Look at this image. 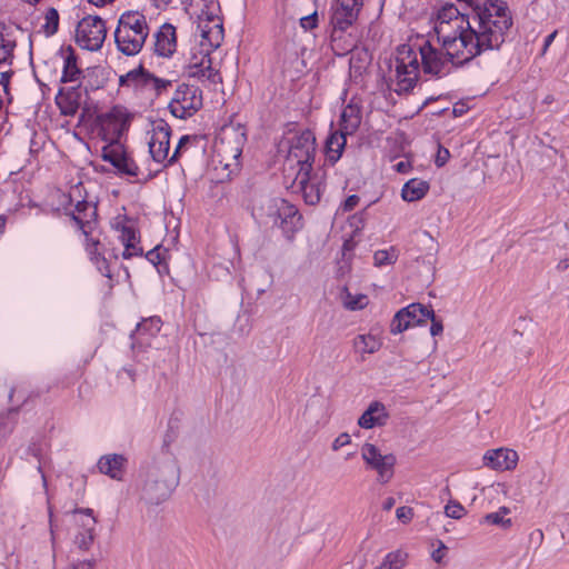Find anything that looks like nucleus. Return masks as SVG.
Wrapping results in <instances>:
<instances>
[{
  "label": "nucleus",
  "instance_id": "nucleus-1",
  "mask_svg": "<svg viewBox=\"0 0 569 569\" xmlns=\"http://www.w3.org/2000/svg\"><path fill=\"white\" fill-rule=\"evenodd\" d=\"M58 210H63L70 218L71 226L83 237L84 250L98 271L109 279L112 288V266L110 260L101 252V232L99 230L98 209L96 203L87 200V191L82 182L70 187L67 192L56 191Z\"/></svg>",
  "mask_w": 569,
  "mask_h": 569
},
{
  "label": "nucleus",
  "instance_id": "nucleus-2",
  "mask_svg": "<svg viewBox=\"0 0 569 569\" xmlns=\"http://www.w3.org/2000/svg\"><path fill=\"white\" fill-rule=\"evenodd\" d=\"M430 21L438 42L456 59H472V19L466 3L446 1L435 7Z\"/></svg>",
  "mask_w": 569,
  "mask_h": 569
},
{
  "label": "nucleus",
  "instance_id": "nucleus-3",
  "mask_svg": "<svg viewBox=\"0 0 569 569\" xmlns=\"http://www.w3.org/2000/svg\"><path fill=\"white\" fill-rule=\"evenodd\" d=\"M201 41L191 47L186 60L184 72L189 78L202 83L218 84L222 82L220 72L212 67L210 52L220 47L223 40V27L219 18H208L199 23Z\"/></svg>",
  "mask_w": 569,
  "mask_h": 569
},
{
  "label": "nucleus",
  "instance_id": "nucleus-4",
  "mask_svg": "<svg viewBox=\"0 0 569 569\" xmlns=\"http://www.w3.org/2000/svg\"><path fill=\"white\" fill-rule=\"evenodd\" d=\"M150 27L146 14L140 10L123 11L113 32L119 52L127 57L139 54L149 37Z\"/></svg>",
  "mask_w": 569,
  "mask_h": 569
},
{
  "label": "nucleus",
  "instance_id": "nucleus-5",
  "mask_svg": "<svg viewBox=\"0 0 569 569\" xmlns=\"http://www.w3.org/2000/svg\"><path fill=\"white\" fill-rule=\"evenodd\" d=\"M409 40L418 54L425 74L440 78L449 72L450 66L462 67L472 61V59L463 60L450 57L442 44L438 42L437 37L418 34Z\"/></svg>",
  "mask_w": 569,
  "mask_h": 569
},
{
  "label": "nucleus",
  "instance_id": "nucleus-6",
  "mask_svg": "<svg viewBox=\"0 0 569 569\" xmlns=\"http://www.w3.org/2000/svg\"><path fill=\"white\" fill-rule=\"evenodd\" d=\"M172 80L157 77L143 63L121 74L118 79L119 89L132 93L136 98L152 103L172 88Z\"/></svg>",
  "mask_w": 569,
  "mask_h": 569
},
{
  "label": "nucleus",
  "instance_id": "nucleus-7",
  "mask_svg": "<svg viewBox=\"0 0 569 569\" xmlns=\"http://www.w3.org/2000/svg\"><path fill=\"white\" fill-rule=\"evenodd\" d=\"M421 63L410 42L400 44L395 58V91L397 93L411 91L419 81Z\"/></svg>",
  "mask_w": 569,
  "mask_h": 569
},
{
  "label": "nucleus",
  "instance_id": "nucleus-8",
  "mask_svg": "<svg viewBox=\"0 0 569 569\" xmlns=\"http://www.w3.org/2000/svg\"><path fill=\"white\" fill-rule=\"evenodd\" d=\"M171 128L162 119L152 122L149 140V152L152 160L163 167L172 164L178 160L181 149L191 141L189 136H182L170 154Z\"/></svg>",
  "mask_w": 569,
  "mask_h": 569
},
{
  "label": "nucleus",
  "instance_id": "nucleus-9",
  "mask_svg": "<svg viewBox=\"0 0 569 569\" xmlns=\"http://www.w3.org/2000/svg\"><path fill=\"white\" fill-rule=\"evenodd\" d=\"M316 153V137L310 130H305L291 139L284 162V171L312 170Z\"/></svg>",
  "mask_w": 569,
  "mask_h": 569
},
{
  "label": "nucleus",
  "instance_id": "nucleus-10",
  "mask_svg": "<svg viewBox=\"0 0 569 569\" xmlns=\"http://www.w3.org/2000/svg\"><path fill=\"white\" fill-rule=\"evenodd\" d=\"M132 114L121 104L113 106L97 117L98 136L108 144H118L124 132L129 130Z\"/></svg>",
  "mask_w": 569,
  "mask_h": 569
},
{
  "label": "nucleus",
  "instance_id": "nucleus-11",
  "mask_svg": "<svg viewBox=\"0 0 569 569\" xmlns=\"http://www.w3.org/2000/svg\"><path fill=\"white\" fill-rule=\"evenodd\" d=\"M202 104V91L196 86L181 83L173 91L168 109L174 118L187 119L196 114Z\"/></svg>",
  "mask_w": 569,
  "mask_h": 569
},
{
  "label": "nucleus",
  "instance_id": "nucleus-12",
  "mask_svg": "<svg viewBox=\"0 0 569 569\" xmlns=\"http://www.w3.org/2000/svg\"><path fill=\"white\" fill-rule=\"evenodd\" d=\"M107 37L106 22L99 16H86L77 24L76 43L88 51H98Z\"/></svg>",
  "mask_w": 569,
  "mask_h": 569
},
{
  "label": "nucleus",
  "instance_id": "nucleus-13",
  "mask_svg": "<svg viewBox=\"0 0 569 569\" xmlns=\"http://www.w3.org/2000/svg\"><path fill=\"white\" fill-rule=\"evenodd\" d=\"M361 458L367 468L376 471L379 483L386 485L393 478L397 463V458L393 453L382 455L376 445L366 442L361 446Z\"/></svg>",
  "mask_w": 569,
  "mask_h": 569
},
{
  "label": "nucleus",
  "instance_id": "nucleus-14",
  "mask_svg": "<svg viewBox=\"0 0 569 569\" xmlns=\"http://www.w3.org/2000/svg\"><path fill=\"white\" fill-rule=\"evenodd\" d=\"M112 229L118 233L119 241L123 244L121 253L123 259H131L143 254L140 244V233L136 222L126 214H118L111 221Z\"/></svg>",
  "mask_w": 569,
  "mask_h": 569
},
{
  "label": "nucleus",
  "instance_id": "nucleus-15",
  "mask_svg": "<svg viewBox=\"0 0 569 569\" xmlns=\"http://www.w3.org/2000/svg\"><path fill=\"white\" fill-rule=\"evenodd\" d=\"M101 158L111 163L120 174L144 180L152 177L151 172H143L123 146L107 144L101 149Z\"/></svg>",
  "mask_w": 569,
  "mask_h": 569
},
{
  "label": "nucleus",
  "instance_id": "nucleus-16",
  "mask_svg": "<svg viewBox=\"0 0 569 569\" xmlns=\"http://www.w3.org/2000/svg\"><path fill=\"white\" fill-rule=\"evenodd\" d=\"M432 316L431 307L421 303H411L400 309L395 316L390 325V332L398 335L409 328L426 323Z\"/></svg>",
  "mask_w": 569,
  "mask_h": 569
},
{
  "label": "nucleus",
  "instance_id": "nucleus-17",
  "mask_svg": "<svg viewBox=\"0 0 569 569\" xmlns=\"http://www.w3.org/2000/svg\"><path fill=\"white\" fill-rule=\"evenodd\" d=\"M151 51L157 58L171 59L178 51L177 27L170 22L160 24L151 34Z\"/></svg>",
  "mask_w": 569,
  "mask_h": 569
},
{
  "label": "nucleus",
  "instance_id": "nucleus-18",
  "mask_svg": "<svg viewBox=\"0 0 569 569\" xmlns=\"http://www.w3.org/2000/svg\"><path fill=\"white\" fill-rule=\"evenodd\" d=\"M311 171H297L291 187L302 193L306 203L316 204L320 201L325 184L318 176L311 174Z\"/></svg>",
  "mask_w": 569,
  "mask_h": 569
},
{
  "label": "nucleus",
  "instance_id": "nucleus-19",
  "mask_svg": "<svg viewBox=\"0 0 569 569\" xmlns=\"http://www.w3.org/2000/svg\"><path fill=\"white\" fill-rule=\"evenodd\" d=\"M74 521L82 527V531L74 538V543L81 550H89L94 540V526L97 519L93 517V510L90 508H77L72 511Z\"/></svg>",
  "mask_w": 569,
  "mask_h": 569
},
{
  "label": "nucleus",
  "instance_id": "nucleus-20",
  "mask_svg": "<svg viewBox=\"0 0 569 569\" xmlns=\"http://www.w3.org/2000/svg\"><path fill=\"white\" fill-rule=\"evenodd\" d=\"M233 136V138L224 136L214 144L216 151L221 158L220 162L223 163L226 168L238 166L242 154L243 141L238 133Z\"/></svg>",
  "mask_w": 569,
  "mask_h": 569
},
{
  "label": "nucleus",
  "instance_id": "nucleus-21",
  "mask_svg": "<svg viewBox=\"0 0 569 569\" xmlns=\"http://www.w3.org/2000/svg\"><path fill=\"white\" fill-rule=\"evenodd\" d=\"M518 461V452L509 448L491 449L483 456L485 466L498 471L513 470Z\"/></svg>",
  "mask_w": 569,
  "mask_h": 569
},
{
  "label": "nucleus",
  "instance_id": "nucleus-22",
  "mask_svg": "<svg viewBox=\"0 0 569 569\" xmlns=\"http://www.w3.org/2000/svg\"><path fill=\"white\" fill-rule=\"evenodd\" d=\"M390 418L387 407L380 401H372L358 419V426L362 429L383 427Z\"/></svg>",
  "mask_w": 569,
  "mask_h": 569
},
{
  "label": "nucleus",
  "instance_id": "nucleus-23",
  "mask_svg": "<svg viewBox=\"0 0 569 569\" xmlns=\"http://www.w3.org/2000/svg\"><path fill=\"white\" fill-rule=\"evenodd\" d=\"M362 121V106L357 98L343 107L340 116V130L345 133L353 134L360 127Z\"/></svg>",
  "mask_w": 569,
  "mask_h": 569
},
{
  "label": "nucleus",
  "instance_id": "nucleus-24",
  "mask_svg": "<svg viewBox=\"0 0 569 569\" xmlns=\"http://www.w3.org/2000/svg\"><path fill=\"white\" fill-rule=\"evenodd\" d=\"M383 339L378 329H371L368 333H361L355 337L352 345L356 352L362 357L379 351L382 347Z\"/></svg>",
  "mask_w": 569,
  "mask_h": 569
},
{
  "label": "nucleus",
  "instance_id": "nucleus-25",
  "mask_svg": "<svg viewBox=\"0 0 569 569\" xmlns=\"http://www.w3.org/2000/svg\"><path fill=\"white\" fill-rule=\"evenodd\" d=\"M81 93L78 88H61L56 96V103L63 116H74L80 107Z\"/></svg>",
  "mask_w": 569,
  "mask_h": 569
},
{
  "label": "nucleus",
  "instance_id": "nucleus-26",
  "mask_svg": "<svg viewBox=\"0 0 569 569\" xmlns=\"http://www.w3.org/2000/svg\"><path fill=\"white\" fill-rule=\"evenodd\" d=\"M290 211L289 201L283 198H271L261 206L259 217L266 223L276 226L281 213L288 214Z\"/></svg>",
  "mask_w": 569,
  "mask_h": 569
},
{
  "label": "nucleus",
  "instance_id": "nucleus-27",
  "mask_svg": "<svg viewBox=\"0 0 569 569\" xmlns=\"http://www.w3.org/2000/svg\"><path fill=\"white\" fill-rule=\"evenodd\" d=\"M60 56L63 61L61 82H79L82 71L78 66V58L72 47L61 49Z\"/></svg>",
  "mask_w": 569,
  "mask_h": 569
},
{
  "label": "nucleus",
  "instance_id": "nucleus-28",
  "mask_svg": "<svg viewBox=\"0 0 569 569\" xmlns=\"http://www.w3.org/2000/svg\"><path fill=\"white\" fill-rule=\"evenodd\" d=\"M127 459L122 455H106L98 461V468L101 473L109 476L112 479L121 480L124 473Z\"/></svg>",
  "mask_w": 569,
  "mask_h": 569
},
{
  "label": "nucleus",
  "instance_id": "nucleus-29",
  "mask_svg": "<svg viewBox=\"0 0 569 569\" xmlns=\"http://www.w3.org/2000/svg\"><path fill=\"white\" fill-rule=\"evenodd\" d=\"M356 38L347 29H331L330 46L337 56H345L356 47Z\"/></svg>",
  "mask_w": 569,
  "mask_h": 569
},
{
  "label": "nucleus",
  "instance_id": "nucleus-30",
  "mask_svg": "<svg viewBox=\"0 0 569 569\" xmlns=\"http://www.w3.org/2000/svg\"><path fill=\"white\" fill-rule=\"evenodd\" d=\"M349 133H345L341 130H336L330 133V136L326 140V159L331 164H335L342 156L347 143V136Z\"/></svg>",
  "mask_w": 569,
  "mask_h": 569
},
{
  "label": "nucleus",
  "instance_id": "nucleus-31",
  "mask_svg": "<svg viewBox=\"0 0 569 569\" xmlns=\"http://www.w3.org/2000/svg\"><path fill=\"white\" fill-rule=\"evenodd\" d=\"M429 183L421 179H410L401 189V197L407 202L421 200L429 191Z\"/></svg>",
  "mask_w": 569,
  "mask_h": 569
},
{
  "label": "nucleus",
  "instance_id": "nucleus-32",
  "mask_svg": "<svg viewBox=\"0 0 569 569\" xmlns=\"http://www.w3.org/2000/svg\"><path fill=\"white\" fill-rule=\"evenodd\" d=\"M289 208L291 211L290 213L288 212V217L287 214L284 216V213H281L276 223V227H279L287 236H292L296 231L302 228V217L296 206L291 204L290 202Z\"/></svg>",
  "mask_w": 569,
  "mask_h": 569
},
{
  "label": "nucleus",
  "instance_id": "nucleus-33",
  "mask_svg": "<svg viewBox=\"0 0 569 569\" xmlns=\"http://www.w3.org/2000/svg\"><path fill=\"white\" fill-rule=\"evenodd\" d=\"M340 301L345 309L349 311H358L365 309L369 305V298L365 293H352L348 287H343L340 292Z\"/></svg>",
  "mask_w": 569,
  "mask_h": 569
},
{
  "label": "nucleus",
  "instance_id": "nucleus-34",
  "mask_svg": "<svg viewBox=\"0 0 569 569\" xmlns=\"http://www.w3.org/2000/svg\"><path fill=\"white\" fill-rule=\"evenodd\" d=\"M14 48L16 41L0 26V64L12 63Z\"/></svg>",
  "mask_w": 569,
  "mask_h": 569
},
{
  "label": "nucleus",
  "instance_id": "nucleus-35",
  "mask_svg": "<svg viewBox=\"0 0 569 569\" xmlns=\"http://www.w3.org/2000/svg\"><path fill=\"white\" fill-rule=\"evenodd\" d=\"M59 12L54 8H48L43 14L41 30L47 37L56 34L59 30Z\"/></svg>",
  "mask_w": 569,
  "mask_h": 569
},
{
  "label": "nucleus",
  "instance_id": "nucleus-36",
  "mask_svg": "<svg viewBox=\"0 0 569 569\" xmlns=\"http://www.w3.org/2000/svg\"><path fill=\"white\" fill-rule=\"evenodd\" d=\"M357 19L355 13H345L332 9L330 24L331 28L349 30Z\"/></svg>",
  "mask_w": 569,
  "mask_h": 569
},
{
  "label": "nucleus",
  "instance_id": "nucleus-37",
  "mask_svg": "<svg viewBox=\"0 0 569 569\" xmlns=\"http://www.w3.org/2000/svg\"><path fill=\"white\" fill-rule=\"evenodd\" d=\"M398 258L397 250L393 247L389 249L377 250L373 254L375 266H388L395 263Z\"/></svg>",
  "mask_w": 569,
  "mask_h": 569
},
{
  "label": "nucleus",
  "instance_id": "nucleus-38",
  "mask_svg": "<svg viewBox=\"0 0 569 569\" xmlns=\"http://www.w3.org/2000/svg\"><path fill=\"white\" fill-rule=\"evenodd\" d=\"M362 6L363 0H337L332 9L345 13H355V17L358 18Z\"/></svg>",
  "mask_w": 569,
  "mask_h": 569
},
{
  "label": "nucleus",
  "instance_id": "nucleus-39",
  "mask_svg": "<svg viewBox=\"0 0 569 569\" xmlns=\"http://www.w3.org/2000/svg\"><path fill=\"white\" fill-rule=\"evenodd\" d=\"M508 513L509 509L507 507H501L498 511L486 515L483 520L490 525L508 528L511 526V519H505V516Z\"/></svg>",
  "mask_w": 569,
  "mask_h": 569
},
{
  "label": "nucleus",
  "instance_id": "nucleus-40",
  "mask_svg": "<svg viewBox=\"0 0 569 569\" xmlns=\"http://www.w3.org/2000/svg\"><path fill=\"white\" fill-rule=\"evenodd\" d=\"M161 329V320L158 317H151L142 320L137 325V331L139 333L148 331L151 336L157 335Z\"/></svg>",
  "mask_w": 569,
  "mask_h": 569
},
{
  "label": "nucleus",
  "instance_id": "nucleus-41",
  "mask_svg": "<svg viewBox=\"0 0 569 569\" xmlns=\"http://www.w3.org/2000/svg\"><path fill=\"white\" fill-rule=\"evenodd\" d=\"M445 513L452 519H461L466 515L465 507L459 501H449L445 507Z\"/></svg>",
  "mask_w": 569,
  "mask_h": 569
},
{
  "label": "nucleus",
  "instance_id": "nucleus-42",
  "mask_svg": "<svg viewBox=\"0 0 569 569\" xmlns=\"http://www.w3.org/2000/svg\"><path fill=\"white\" fill-rule=\"evenodd\" d=\"M396 517L400 522L407 525L413 519L415 510L411 507L401 506V507L397 508Z\"/></svg>",
  "mask_w": 569,
  "mask_h": 569
},
{
  "label": "nucleus",
  "instance_id": "nucleus-43",
  "mask_svg": "<svg viewBox=\"0 0 569 569\" xmlns=\"http://www.w3.org/2000/svg\"><path fill=\"white\" fill-rule=\"evenodd\" d=\"M300 26L305 30H312L318 26V14L313 12L300 19Z\"/></svg>",
  "mask_w": 569,
  "mask_h": 569
},
{
  "label": "nucleus",
  "instance_id": "nucleus-44",
  "mask_svg": "<svg viewBox=\"0 0 569 569\" xmlns=\"http://www.w3.org/2000/svg\"><path fill=\"white\" fill-rule=\"evenodd\" d=\"M429 320L431 321V326H430L431 336L436 337V336L441 335L443 331L442 321L436 317L433 310H432V316L429 317Z\"/></svg>",
  "mask_w": 569,
  "mask_h": 569
},
{
  "label": "nucleus",
  "instance_id": "nucleus-45",
  "mask_svg": "<svg viewBox=\"0 0 569 569\" xmlns=\"http://www.w3.org/2000/svg\"><path fill=\"white\" fill-rule=\"evenodd\" d=\"M359 201L360 198L357 194H351L343 201V203L340 206V209L343 212L351 211L358 206Z\"/></svg>",
  "mask_w": 569,
  "mask_h": 569
},
{
  "label": "nucleus",
  "instance_id": "nucleus-46",
  "mask_svg": "<svg viewBox=\"0 0 569 569\" xmlns=\"http://www.w3.org/2000/svg\"><path fill=\"white\" fill-rule=\"evenodd\" d=\"M351 442L349 433H340L332 442V450L337 451L340 448L348 446Z\"/></svg>",
  "mask_w": 569,
  "mask_h": 569
},
{
  "label": "nucleus",
  "instance_id": "nucleus-47",
  "mask_svg": "<svg viewBox=\"0 0 569 569\" xmlns=\"http://www.w3.org/2000/svg\"><path fill=\"white\" fill-rule=\"evenodd\" d=\"M447 547L442 541H439V547L432 551L431 557L436 562H441L443 557L446 556Z\"/></svg>",
  "mask_w": 569,
  "mask_h": 569
},
{
  "label": "nucleus",
  "instance_id": "nucleus-48",
  "mask_svg": "<svg viewBox=\"0 0 569 569\" xmlns=\"http://www.w3.org/2000/svg\"><path fill=\"white\" fill-rule=\"evenodd\" d=\"M96 566L94 559L80 560L73 563V569H93Z\"/></svg>",
  "mask_w": 569,
  "mask_h": 569
},
{
  "label": "nucleus",
  "instance_id": "nucleus-49",
  "mask_svg": "<svg viewBox=\"0 0 569 569\" xmlns=\"http://www.w3.org/2000/svg\"><path fill=\"white\" fill-rule=\"evenodd\" d=\"M448 158H449V151L447 149L439 150L437 159H436L437 166L438 167L443 166L447 162Z\"/></svg>",
  "mask_w": 569,
  "mask_h": 569
},
{
  "label": "nucleus",
  "instance_id": "nucleus-50",
  "mask_svg": "<svg viewBox=\"0 0 569 569\" xmlns=\"http://www.w3.org/2000/svg\"><path fill=\"white\" fill-rule=\"evenodd\" d=\"M557 36V31H553L551 32L550 34H548L546 38H545V42H543V49H542V53H546L548 48L551 46V43L553 42L555 38Z\"/></svg>",
  "mask_w": 569,
  "mask_h": 569
},
{
  "label": "nucleus",
  "instance_id": "nucleus-51",
  "mask_svg": "<svg viewBox=\"0 0 569 569\" xmlns=\"http://www.w3.org/2000/svg\"><path fill=\"white\" fill-rule=\"evenodd\" d=\"M12 72L10 71H4L0 73V84L3 86L4 89L8 88Z\"/></svg>",
  "mask_w": 569,
  "mask_h": 569
},
{
  "label": "nucleus",
  "instance_id": "nucleus-52",
  "mask_svg": "<svg viewBox=\"0 0 569 569\" xmlns=\"http://www.w3.org/2000/svg\"><path fill=\"white\" fill-rule=\"evenodd\" d=\"M116 0H88V2L94 7L103 8L108 4L113 3Z\"/></svg>",
  "mask_w": 569,
  "mask_h": 569
},
{
  "label": "nucleus",
  "instance_id": "nucleus-53",
  "mask_svg": "<svg viewBox=\"0 0 569 569\" xmlns=\"http://www.w3.org/2000/svg\"><path fill=\"white\" fill-rule=\"evenodd\" d=\"M154 8L166 9L172 0H150Z\"/></svg>",
  "mask_w": 569,
  "mask_h": 569
},
{
  "label": "nucleus",
  "instance_id": "nucleus-54",
  "mask_svg": "<svg viewBox=\"0 0 569 569\" xmlns=\"http://www.w3.org/2000/svg\"><path fill=\"white\" fill-rule=\"evenodd\" d=\"M395 505V499L392 497L386 499V501L383 502V509L385 510H390Z\"/></svg>",
  "mask_w": 569,
  "mask_h": 569
},
{
  "label": "nucleus",
  "instance_id": "nucleus-55",
  "mask_svg": "<svg viewBox=\"0 0 569 569\" xmlns=\"http://www.w3.org/2000/svg\"><path fill=\"white\" fill-rule=\"evenodd\" d=\"M567 268H569V260H561L559 263H558V269L560 270H566Z\"/></svg>",
  "mask_w": 569,
  "mask_h": 569
},
{
  "label": "nucleus",
  "instance_id": "nucleus-56",
  "mask_svg": "<svg viewBox=\"0 0 569 569\" xmlns=\"http://www.w3.org/2000/svg\"><path fill=\"white\" fill-rule=\"evenodd\" d=\"M553 101H555V97H553L552 94H548V96H546V97H545V99H543V103H546V104H550V103H552Z\"/></svg>",
  "mask_w": 569,
  "mask_h": 569
},
{
  "label": "nucleus",
  "instance_id": "nucleus-57",
  "mask_svg": "<svg viewBox=\"0 0 569 569\" xmlns=\"http://www.w3.org/2000/svg\"><path fill=\"white\" fill-rule=\"evenodd\" d=\"M6 229V219L0 217V236L4 232Z\"/></svg>",
  "mask_w": 569,
  "mask_h": 569
},
{
  "label": "nucleus",
  "instance_id": "nucleus-58",
  "mask_svg": "<svg viewBox=\"0 0 569 569\" xmlns=\"http://www.w3.org/2000/svg\"><path fill=\"white\" fill-rule=\"evenodd\" d=\"M156 254V252L153 250L149 251L147 253V258L150 260V261H153V256Z\"/></svg>",
  "mask_w": 569,
  "mask_h": 569
},
{
  "label": "nucleus",
  "instance_id": "nucleus-59",
  "mask_svg": "<svg viewBox=\"0 0 569 569\" xmlns=\"http://www.w3.org/2000/svg\"><path fill=\"white\" fill-rule=\"evenodd\" d=\"M24 1H26L27 3H29V4L34 6V4H37L40 0H24Z\"/></svg>",
  "mask_w": 569,
  "mask_h": 569
},
{
  "label": "nucleus",
  "instance_id": "nucleus-60",
  "mask_svg": "<svg viewBox=\"0 0 569 569\" xmlns=\"http://www.w3.org/2000/svg\"><path fill=\"white\" fill-rule=\"evenodd\" d=\"M403 166H405V164H403V162H399V163L397 164L398 170H399V171H402Z\"/></svg>",
  "mask_w": 569,
  "mask_h": 569
}]
</instances>
